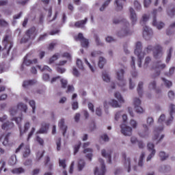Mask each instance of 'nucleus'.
<instances>
[{"mask_svg":"<svg viewBox=\"0 0 175 175\" xmlns=\"http://www.w3.org/2000/svg\"><path fill=\"white\" fill-rule=\"evenodd\" d=\"M159 170L161 173H169V172H171L172 167L170 165H162L159 167Z\"/></svg>","mask_w":175,"mask_h":175,"instance_id":"nucleus-30","label":"nucleus"},{"mask_svg":"<svg viewBox=\"0 0 175 175\" xmlns=\"http://www.w3.org/2000/svg\"><path fill=\"white\" fill-rule=\"evenodd\" d=\"M3 44L5 50L8 49V53H9L12 47H13V41H12L9 36H5L3 39Z\"/></svg>","mask_w":175,"mask_h":175,"instance_id":"nucleus-9","label":"nucleus"},{"mask_svg":"<svg viewBox=\"0 0 175 175\" xmlns=\"http://www.w3.org/2000/svg\"><path fill=\"white\" fill-rule=\"evenodd\" d=\"M148 90H152L156 94H162V90L157 86V81L155 79L150 81L148 84Z\"/></svg>","mask_w":175,"mask_h":175,"instance_id":"nucleus-10","label":"nucleus"},{"mask_svg":"<svg viewBox=\"0 0 175 175\" xmlns=\"http://www.w3.org/2000/svg\"><path fill=\"white\" fill-rule=\"evenodd\" d=\"M174 113H175V105L173 104H170V118L165 122L166 125L169 126L170 125V124H172V122H173V114H174Z\"/></svg>","mask_w":175,"mask_h":175,"instance_id":"nucleus-14","label":"nucleus"},{"mask_svg":"<svg viewBox=\"0 0 175 175\" xmlns=\"http://www.w3.org/2000/svg\"><path fill=\"white\" fill-rule=\"evenodd\" d=\"M16 107L18 110L24 111L25 113H27V110H28V107L27 106V105L23 103H19Z\"/></svg>","mask_w":175,"mask_h":175,"instance_id":"nucleus-31","label":"nucleus"},{"mask_svg":"<svg viewBox=\"0 0 175 175\" xmlns=\"http://www.w3.org/2000/svg\"><path fill=\"white\" fill-rule=\"evenodd\" d=\"M151 51H153V57L156 59H159V58H162V56L163 55V51L161 45L157 44L155 46L148 45L144 49L145 54H148L151 53Z\"/></svg>","mask_w":175,"mask_h":175,"instance_id":"nucleus-1","label":"nucleus"},{"mask_svg":"<svg viewBox=\"0 0 175 175\" xmlns=\"http://www.w3.org/2000/svg\"><path fill=\"white\" fill-rule=\"evenodd\" d=\"M29 105L32 108L33 114H35V109H36V103H35V100H30L29 102Z\"/></svg>","mask_w":175,"mask_h":175,"instance_id":"nucleus-56","label":"nucleus"},{"mask_svg":"<svg viewBox=\"0 0 175 175\" xmlns=\"http://www.w3.org/2000/svg\"><path fill=\"white\" fill-rule=\"evenodd\" d=\"M19 126V129H20V135L23 136L25 133L28 132V129H29L31 125H30L29 122H26L25 124L23 131L21 129V128H20V126Z\"/></svg>","mask_w":175,"mask_h":175,"instance_id":"nucleus-29","label":"nucleus"},{"mask_svg":"<svg viewBox=\"0 0 175 175\" xmlns=\"http://www.w3.org/2000/svg\"><path fill=\"white\" fill-rule=\"evenodd\" d=\"M152 25L154 27H157V29H162V28L165 27V23H163V22H157V18L155 17L153 18Z\"/></svg>","mask_w":175,"mask_h":175,"instance_id":"nucleus-27","label":"nucleus"},{"mask_svg":"<svg viewBox=\"0 0 175 175\" xmlns=\"http://www.w3.org/2000/svg\"><path fill=\"white\" fill-rule=\"evenodd\" d=\"M99 163L101 165L100 168L96 167L94 170L95 175H105L106 173V166L105 165V161L102 159H98Z\"/></svg>","mask_w":175,"mask_h":175,"instance_id":"nucleus-8","label":"nucleus"},{"mask_svg":"<svg viewBox=\"0 0 175 175\" xmlns=\"http://www.w3.org/2000/svg\"><path fill=\"white\" fill-rule=\"evenodd\" d=\"M124 70L119 69L116 71V77L118 80V85L121 87L123 91H126V81L124 79Z\"/></svg>","mask_w":175,"mask_h":175,"instance_id":"nucleus-5","label":"nucleus"},{"mask_svg":"<svg viewBox=\"0 0 175 175\" xmlns=\"http://www.w3.org/2000/svg\"><path fill=\"white\" fill-rule=\"evenodd\" d=\"M59 57V53H56L55 55H53V57H51L49 59V64H53V62H54L55 61H57V59Z\"/></svg>","mask_w":175,"mask_h":175,"instance_id":"nucleus-55","label":"nucleus"},{"mask_svg":"<svg viewBox=\"0 0 175 175\" xmlns=\"http://www.w3.org/2000/svg\"><path fill=\"white\" fill-rule=\"evenodd\" d=\"M165 68H166V64L162 63V61L161 60L153 63L152 69L159 70L156 72L155 77L159 76V75H161V70H163Z\"/></svg>","mask_w":175,"mask_h":175,"instance_id":"nucleus-7","label":"nucleus"},{"mask_svg":"<svg viewBox=\"0 0 175 175\" xmlns=\"http://www.w3.org/2000/svg\"><path fill=\"white\" fill-rule=\"evenodd\" d=\"M80 147H81V142H79L78 144L74 146V154L76 155L79 150H80Z\"/></svg>","mask_w":175,"mask_h":175,"instance_id":"nucleus-60","label":"nucleus"},{"mask_svg":"<svg viewBox=\"0 0 175 175\" xmlns=\"http://www.w3.org/2000/svg\"><path fill=\"white\" fill-rule=\"evenodd\" d=\"M49 128L47 127V124H42V127L37 132V133H46Z\"/></svg>","mask_w":175,"mask_h":175,"instance_id":"nucleus-44","label":"nucleus"},{"mask_svg":"<svg viewBox=\"0 0 175 175\" xmlns=\"http://www.w3.org/2000/svg\"><path fill=\"white\" fill-rule=\"evenodd\" d=\"M145 157H146V153L144 152H142L138 160V166L139 167H143V166H144V161Z\"/></svg>","mask_w":175,"mask_h":175,"instance_id":"nucleus-28","label":"nucleus"},{"mask_svg":"<svg viewBox=\"0 0 175 175\" xmlns=\"http://www.w3.org/2000/svg\"><path fill=\"white\" fill-rule=\"evenodd\" d=\"M76 64L77 68L80 69V70H84V66L83 65V62L80 59H77Z\"/></svg>","mask_w":175,"mask_h":175,"instance_id":"nucleus-46","label":"nucleus"},{"mask_svg":"<svg viewBox=\"0 0 175 175\" xmlns=\"http://www.w3.org/2000/svg\"><path fill=\"white\" fill-rule=\"evenodd\" d=\"M150 62H151V57H146L144 64V68H147Z\"/></svg>","mask_w":175,"mask_h":175,"instance_id":"nucleus-64","label":"nucleus"},{"mask_svg":"<svg viewBox=\"0 0 175 175\" xmlns=\"http://www.w3.org/2000/svg\"><path fill=\"white\" fill-rule=\"evenodd\" d=\"M11 133H8L6 135H1L0 137V142H2V144L3 146H8L9 144V137L10 136Z\"/></svg>","mask_w":175,"mask_h":175,"instance_id":"nucleus-22","label":"nucleus"},{"mask_svg":"<svg viewBox=\"0 0 175 175\" xmlns=\"http://www.w3.org/2000/svg\"><path fill=\"white\" fill-rule=\"evenodd\" d=\"M172 53H173V48L170 47L169 51H167V55L166 58L167 64H169V62H170V59L172 58Z\"/></svg>","mask_w":175,"mask_h":175,"instance_id":"nucleus-50","label":"nucleus"},{"mask_svg":"<svg viewBox=\"0 0 175 175\" xmlns=\"http://www.w3.org/2000/svg\"><path fill=\"white\" fill-rule=\"evenodd\" d=\"M94 38L95 40L96 46H100V47H103V46H105V43L100 41V38H99V36H98L97 34H94Z\"/></svg>","mask_w":175,"mask_h":175,"instance_id":"nucleus-34","label":"nucleus"},{"mask_svg":"<svg viewBox=\"0 0 175 175\" xmlns=\"http://www.w3.org/2000/svg\"><path fill=\"white\" fill-rule=\"evenodd\" d=\"M120 128L121 133L124 136H131L132 135V127L125 124H122Z\"/></svg>","mask_w":175,"mask_h":175,"instance_id":"nucleus-11","label":"nucleus"},{"mask_svg":"<svg viewBox=\"0 0 175 175\" xmlns=\"http://www.w3.org/2000/svg\"><path fill=\"white\" fill-rule=\"evenodd\" d=\"M147 126H152L154 125V118L148 117L146 119Z\"/></svg>","mask_w":175,"mask_h":175,"instance_id":"nucleus-48","label":"nucleus"},{"mask_svg":"<svg viewBox=\"0 0 175 175\" xmlns=\"http://www.w3.org/2000/svg\"><path fill=\"white\" fill-rule=\"evenodd\" d=\"M103 81H105V83H109L110 82V76H109V74L107 72L103 73Z\"/></svg>","mask_w":175,"mask_h":175,"instance_id":"nucleus-53","label":"nucleus"},{"mask_svg":"<svg viewBox=\"0 0 175 175\" xmlns=\"http://www.w3.org/2000/svg\"><path fill=\"white\" fill-rule=\"evenodd\" d=\"M143 82H139L137 87L138 94L142 96L143 95Z\"/></svg>","mask_w":175,"mask_h":175,"instance_id":"nucleus-43","label":"nucleus"},{"mask_svg":"<svg viewBox=\"0 0 175 175\" xmlns=\"http://www.w3.org/2000/svg\"><path fill=\"white\" fill-rule=\"evenodd\" d=\"M143 49V45L142 42H137L135 44V54L138 57V66L142 68V59L144 58V54L142 53V49Z\"/></svg>","mask_w":175,"mask_h":175,"instance_id":"nucleus-6","label":"nucleus"},{"mask_svg":"<svg viewBox=\"0 0 175 175\" xmlns=\"http://www.w3.org/2000/svg\"><path fill=\"white\" fill-rule=\"evenodd\" d=\"M143 36L146 40H150L152 37V29L150 27L145 26L143 31Z\"/></svg>","mask_w":175,"mask_h":175,"instance_id":"nucleus-12","label":"nucleus"},{"mask_svg":"<svg viewBox=\"0 0 175 175\" xmlns=\"http://www.w3.org/2000/svg\"><path fill=\"white\" fill-rule=\"evenodd\" d=\"M24 172H25V170H23V167L15 168L12 170L14 174H21V173H24Z\"/></svg>","mask_w":175,"mask_h":175,"instance_id":"nucleus-49","label":"nucleus"},{"mask_svg":"<svg viewBox=\"0 0 175 175\" xmlns=\"http://www.w3.org/2000/svg\"><path fill=\"white\" fill-rule=\"evenodd\" d=\"M58 126L62 132V135L65 137L66 135V131H68V126L65 124V119H61L58 122Z\"/></svg>","mask_w":175,"mask_h":175,"instance_id":"nucleus-13","label":"nucleus"},{"mask_svg":"<svg viewBox=\"0 0 175 175\" xmlns=\"http://www.w3.org/2000/svg\"><path fill=\"white\" fill-rule=\"evenodd\" d=\"M142 128L144 129V131L139 132V136H140V137H148V135H150V132L148 131V126L144 124H142Z\"/></svg>","mask_w":175,"mask_h":175,"instance_id":"nucleus-17","label":"nucleus"},{"mask_svg":"<svg viewBox=\"0 0 175 175\" xmlns=\"http://www.w3.org/2000/svg\"><path fill=\"white\" fill-rule=\"evenodd\" d=\"M83 154H86V157L91 161L92 159V149L86 148L83 150Z\"/></svg>","mask_w":175,"mask_h":175,"instance_id":"nucleus-33","label":"nucleus"},{"mask_svg":"<svg viewBox=\"0 0 175 175\" xmlns=\"http://www.w3.org/2000/svg\"><path fill=\"white\" fill-rule=\"evenodd\" d=\"M129 125L133 129H137V126H139V123L135 120L131 119L129 122Z\"/></svg>","mask_w":175,"mask_h":175,"instance_id":"nucleus-40","label":"nucleus"},{"mask_svg":"<svg viewBox=\"0 0 175 175\" xmlns=\"http://www.w3.org/2000/svg\"><path fill=\"white\" fill-rule=\"evenodd\" d=\"M129 12L131 23L133 25H135V24H136V21H137V16L136 15V12H135V10H133V8H132L129 9Z\"/></svg>","mask_w":175,"mask_h":175,"instance_id":"nucleus-18","label":"nucleus"},{"mask_svg":"<svg viewBox=\"0 0 175 175\" xmlns=\"http://www.w3.org/2000/svg\"><path fill=\"white\" fill-rule=\"evenodd\" d=\"M111 2V0H107L106 1H105V3L101 5V7L99 9L100 12H104L105 9H106L107 6L110 5Z\"/></svg>","mask_w":175,"mask_h":175,"instance_id":"nucleus-41","label":"nucleus"},{"mask_svg":"<svg viewBox=\"0 0 175 175\" xmlns=\"http://www.w3.org/2000/svg\"><path fill=\"white\" fill-rule=\"evenodd\" d=\"M166 13L168 17L173 18L175 16V6L174 5H170L166 9Z\"/></svg>","mask_w":175,"mask_h":175,"instance_id":"nucleus-16","label":"nucleus"},{"mask_svg":"<svg viewBox=\"0 0 175 175\" xmlns=\"http://www.w3.org/2000/svg\"><path fill=\"white\" fill-rule=\"evenodd\" d=\"M87 21H88V18H87L84 20L77 21L75 23V27H76V28H84V27H85V24H87Z\"/></svg>","mask_w":175,"mask_h":175,"instance_id":"nucleus-23","label":"nucleus"},{"mask_svg":"<svg viewBox=\"0 0 175 175\" xmlns=\"http://www.w3.org/2000/svg\"><path fill=\"white\" fill-rule=\"evenodd\" d=\"M108 103L110 105V106H111V107H121L120 104H118V101L114 99L110 100Z\"/></svg>","mask_w":175,"mask_h":175,"instance_id":"nucleus-39","label":"nucleus"},{"mask_svg":"<svg viewBox=\"0 0 175 175\" xmlns=\"http://www.w3.org/2000/svg\"><path fill=\"white\" fill-rule=\"evenodd\" d=\"M3 131H10V129H13L14 128V124L12 122H6L1 126Z\"/></svg>","mask_w":175,"mask_h":175,"instance_id":"nucleus-21","label":"nucleus"},{"mask_svg":"<svg viewBox=\"0 0 175 175\" xmlns=\"http://www.w3.org/2000/svg\"><path fill=\"white\" fill-rule=\"evenodd\" d=\"M18 113V108L17 107H13L10 109V114L11 116H16Z\"/></svg>","mask_w":175,"mask_h":175,"instance_id":"nucleus-51","label":"nucleus"},{"mask_svg":"<svg viewBox=\"0 0 175 175\" xmlns=\"http://www.w3.org/2000/svg\"><path fill=\"white\" fill-rule=\"evenodd\" d=\"M123 21L124 23L123 27L117 32V36L119 38H125V36H131V35H132L133 33V31L131 30V29H129V22H128L125 19H124Z\"/></svg>","mask_w":175,"mask_h":175,"instance_id":"nucleus-2","label":"nucleus"},{"mask_svg":"<svg viewBox=\"0 0 175 175\" xmlns=\"http://www.w3.org/2000/svg\"><path fill=\"white\" fill-rule=\"evenodd\" d=\"M31 155V149H29V146L27 145L23 151V157L24 158H28Z\"/></svg>","mask_w":175,"mask_h":175,"instance_id":"nucleus-35","label":"nucleus"},{"mask_svg":"<svg viewBox=\"0 0 175 175\" xmlns=\"http://www.w3.org/2000/svg\"><path fill=\"white\" fill-rule=\"evenodd\" d=\"M150 18V17L148 16V15L147 14H144L142 16V18L140 21L141 25H145L146 23H147V21H148V19Z\"/></svg>","mask_w":175,"mask_h":175,"instance_id":"nucleus-45","label":"nucleus"},{"mask_svg":"<svg viewBox=\"0 0 175 175\" xmlns=\"http://www.w3.org/2000/svg\"><path fill=\"white\" fill-rule=\"evenodd\" d=\"M59 166L64 169L63 170V175H68V172L65 169H66V161L65 159H59Z\"/></svg>","mask_w":175,"mask_h":175,"instance_id":"nucleus-25","label":"nucleus"},{"mask_svg":"<svg viewBox=\"0 0 175 175\" xmlns=\"http://www.w3.org/2000/svg\"><path fill=\"white\" fill-rule=\"evenodd\" d=\"M60 83L62 84V88H66L68 86V80L66 79H62Z\"/></svg>","mask_w":175,"mask_h":175,"instance_id":"nucleus-63","label":"nucleus"},{"mask_svg":"<svg viewBox=\"0 0 175 175\" xmlns=\"http://www.w3.org/2000/svg\"><path fill=\"white\" fill-rule=\"evenodd\" d=\"M105 64H106V59H105V57H100L98 59V64L100 69H103V66H105Z\"/></svg>","mask_w":175,"mask_h":175,"instance_id":"nucleus-38","label":"nucleus"},{"mask_svg":"<svg viewBox=\"0 0 175 175\" xmlns=\"http://www.w3.org/2000/svg\"><path fill=\"white\" fill-rule=\"evenodd\" d=\"M84 61L86 65H88V66L90 68L91 72L94 73V72H95V68H95V62L92 61L91 64L88 62V59H87V58H84Z\"/></svg>","mask_w":175,"mask_h":175,"instance_id":"nucleus-32","label":"nucleus"},{"mask_svg":"<svg viewBox=\"0 0 175 175\" xmlns=\"http://www.w3.org/2000/svg\"><path fill=\"white\" fill-rule=\"evenodd\" d=\"M134 7L136 10H142V4L136 0L134 1Z\"/></svg>","mask_w":175,"mask_h":175,"instance_id":"nucleus-61","label":"nucleus"},{"mask_svg":"<svg viewBox=\"0 0 175 175\" xmlns=\"http://www.w3.org/2000/svg\"><path fill=\"white\" fill-rule=\"evenodd\" d=\"M126 0H116L115 3L116 5V9L118 12H121L123 9L122 1L125 2Z\"/></svg>","mask_w":175,"mask_h":175,"instance_id":"nucleus-26","label":"nucleus"},{"mask_svg":"<svg viewBox=\"0 0 175 175\" xmlns=\"http://www.w3.org/2000/svg\"><path fill=\"white\" fill-rule=\"evenodd\" d=\"M130 142L133 146H135V144L139 142V140H137V137L132 136L130 138Z\"/></svg>","mask_w":175,"mask_h":175,"instance_id":"nucleus-62","label":"nucleus"},{"mask_svg":"<svg viewBox=\"0 0 175 175\" xmlns=\"http://www.w3.org/2000/svg\"><path fill=\"white\" fill-rule=\"evenodd\" d=\"M102 157L108 159L109 163H111V152L109 151H106V150L103 149L101 150Z\"/></svg>","mask_w":175,"mask_h":175,"instance_id":"nucleus-20","label":"nucleus"},{"mask_svg":"<svg viewBox=\"0 0 175 175\" xmlns=\"http://www.w3.org/2000/svg\"><path fill=\"white\" fill-rule=\"evenodd\" d=\"M114 96L116 98V99H118V100H119L120 103H124V98H122V96H121L120 92H116L114 94Z\"/></svg>","mask_w":175,"mask_h":175,"instance_id":"nucleus-47","label":"nucleus"},{"mask_svg":"<svg viewBox=\"0 0 175 175\" xmlns=\"http://www.w3.org/2000/svg\"><path fill=\"white\" fill-rule=\"evenodd\" d=\"M81 44L82 47L87 48L88 47V44H90V42H88V40L85 38L81 41Z\"/></svg>","mask_w":175,"mask_h":175,"instance_id":"nucleus-59","label":"nucleus"},{"mask_svg":"<svg viewBox=\"0 0 175 175\" xmlns=\"http://www.w3.org/2000/svg\"><path fill=\"white\" fill-rule=\"evenodd\" d=\"M163 131V126H156L154 130V137L153 139L154 140H158V138L159 137V133Z\"/></svg>","mask_w":175,"mask_h":175,"instance_id":"nucleus-19","label":"nucleus"},{"mask_svg":"<svg viewBox=\"0 0 175 175\" xmlns=\"http://www.w3.org/2000/svg\"><path fill=\"white\" fill-rule=\"evenodd\" d=\"M122 163L124 169L126 170L128 173L131 172L132 166L133 167V170H135V172L137 171V166L133 165V163H132L131 158L129 157H127L126 154L125 153L122 154Z\"/></svg>","mask_w":175,"mask_h":175,"instance_id":"nucleus-3","label":"nucleus"},{"mask_svg":"<svg viewBox=\"0 0 175 175\" xmlns=\"http://www.w3.org/2000/svg\"><path fill=\"white\" fill-rule=\"evenodd\" d=\"M36 79L25 80L23 81V88H28V87L33 85V84H36Z\"/></svg>","mask_w":175,"mask_h":175,"instance_id":"nucleus-24","label":"nucleus"},{"mask_svg":"<svg viewBox=\"0 0 175 175\" xmlns=\"http://www.w3.org/2000/svg\"><path fill=\"white\" fill-rule=\"evenodd\" d=\"M29 55H31L30 53L27 54L23 60V65H26V66H29V65H32V64H37L38 59H34L33 60L29 59Z\"/></svg>","mask_w":175,"mask_h":175,"instance_id":"nucleus-15","label":"nucleus"},{"mask_svg":"<svg viewBox=\"0 0 175 175\" xmlns=\"http://www.w3.org/2000/svg\"><path fill=\"white\" fill-rule=\"evenodd\" d=\"M84 166H85V163L84 162V160L80 159L78 163L79 170H83V169H84Z\"/></svg>","mask_w":175,"mask_h":175,"instance_id":"nucleus-52","label":"nucleus"},{"mask_svg":"<svg viewBox=\"0 0 175 175\" xmlns=\"http://www.w3.org/2000/svg\"><path fill=\"white\" fill-rule=\"evenodd\" d=\"M159 157L161 159V161H166L167 158H169V154H167L164 151H161L159 153Z\"/></svg>","mask_w":175,"mask_h":175,"instance_id":"nucleus-37","label":"nucleus"},{"mask_svg":"<svg viewBox=\"0 0 175 175\" xmlns=\"http://www.w3.org/2000/svg\"><path fill=\"white\" fill-rule=\"evenodd\" d=\"M163 12V8L162 7H161V6L159 7L157 10H153V14L154 16V17H155V18H157V14L158 13L161 14Z\"/></svg>","mask_w":175,"mask_h":175,"instance_id":"nucleus-54","label":"nucleus"},{"mask_svg":"<svg viewBox=\"0 0 175 175\" xmlns=\"http://www.w3.org/2000/svg\"><path fill=\"white\" fill-rule=\"evenodd\" d=\"M157 153V150H153L150 153L148 154V156L146 158V162H150L155 157V154Z\"/></svg>","mask_w":175,"mask_h":175,"instance_id":"nucleus-42","label":"nucleus"},{"mask_svg":"<svg viewBox=\"0 0 175 175\" xmlns=\"http://www.w3.org/2000/svg\"><path fill=\"white\" fill-rule=\"evenodd\" d=\"M38 69L41 70V72H44V70H47L48 72H51V68L49 67L48 66H44L43 67H41V66H38Z\"/></svg>","mask_w":175,"mask_h":175,"instance_id":"nucleus-57","label":"nucleus"},{"mask_svg":"<svg viewBox=\"0 0 175 175\" xmlns=\"http://www.w3.org/2000/svg\"><path fill=\"white\" fill-rule=\"evenodd\" d=\"M37 34L38 33L36 32V28L33 27L30 28L26 31L25 35L21 39V43H27V42H28L29 40L35 39Z\"/></svg>","mask_w":175,"mask_h":175,"instance_id":"nucleus-4","label":"nucleus"},{"mask_svg":"<svg viewBox=\"0 0 175 175\" xmlns=\"http://www.w3.org/2000/svg\"><path fill=\"white\" fill-rule=\"evenodd\" d=\"M161 80L163 81V85H165L166 88H170L172 85H173V83H172V81L166 79L165 78L162 77Z\"/></svg>","mask_w":175,"mask_h":175,"instance_id":"nucleus-36","label":"nucleus"},{"mask_svg":"<svg viewBox=\"0 0 175 175\" xmlns=\"http://www.w3.org/2000/svg\"><path fill=\"white\" fill-rule=\"evenodd\" d=\"M133 105H134L135 107H136V106H140V105H142V100H140V98H137V97L134 98Z\"/></svg>","mask_w":175,"mask_h":175,"instance_id":"nucleus-58","label":"nucleus"}]
</instances>
